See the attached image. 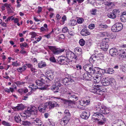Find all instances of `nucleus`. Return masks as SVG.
Segmentation results:
<instances>
[{
    "label": "nucleus",
    "instance_id": "nucleus-29",
    "mask_svg": "<svg viewBox=\"0 0 126 126\" xmlns=\"http://www.w3.org/2000/svg\"><path fill=\"white\" fill-rule=\"evenodd\" d=\"M93 91H92V92H93L94 93H96L97 92H100V91L105 92L106 91V89L105 88L103 89L102 88H99L98 89L96 88H94V89H93Z\"/></svg>",
    "mask_w": 126,
    "mask_h": 126
},
{
    "label": "nucleus",
    "instance_id": "nucleus-49",
    "mask_svg": "<svg viewBox=\"0 0 126 126\" xmlns=\"http://www.w3.org/2000/svg\"><path fill=\"white\" fill-rule=\"evenodd\" d=\"M2 124V125L5 126H11V125L9 123L6 122L5 121H3Z\"/></svg>",
    "mask_w": 126,
    "mask_h": 126
},
{
    "label": "nucleus",
    "instance_id": "nucleus-45",
    "mask_svg": "<svg viewBox=\"0 0 126 126\" xmlns=\"http://www.w3.org/2000/svg\"><path fill=\"white\" fill-rule=\"evenodd\" d=\"M101 2L102 3V4H104V5L106 6H109L111 5V3L109 1H106V0H104V2Z\"/></svg>",
    "mask_w": 126,
    "mask_h": 126
},
{
    "label": "nucleus",
    "instance_id": "nucleus-52",
    "mask_svg": "<svg viewBox=\"0 0 126 126\" xmlns=\"http://www.w3.org/2000/svg\"><path fill=\"white\" fill-rule=\"evenodd\" d=\"M20 47H27L28 46L27 43L25 42L21 43L20 44Z\"/></svg>",
    "mask_w": 126,
    "mask_h": 126
},
{
    "label": "nucleus",
    "instance_id": "nucleus-46",
    "mask_svg": "<svg viewBox=\"0 0 126 126\" xmlns=\"http://www.w3.org/2000/svg\"><path fill=\"white\" fill-rule=\"evenodd\" d=\"M4 6L5 7H6L8 10H10V13L12 12L11 11V9L10 7V6H11V5L10 4H8L7 3H6L3 4Z\"/></svg>",
    "mask_w": 126,
    "mask_h": 126
},
{
    "label": "nucleus",
    "instance_id": "nucleus-2",
    "mask_svg": "<svg viewBox=\"0 0 126 126\" xmlns=\"http://www.w3.org/2000/svg\"><path fill=\"white\" fill-rule=\"evenodd\" d=\"M36 108L34 106H30L28 107L27 110L25 112L24 114L26 116H24V117H29L31 114H33L35 112H36Z\"/></svg>",
    "mask_w": 126,
    "mask_h": 126
},
{
    "label": "nucleus",
    "instance_id": "nucleus-30",
    "mask_svg": "<svg viewBox=\"0 0 126 126\" xmlns=\"http://www.w3.org/2000/svg\"><path fill=\"white\" fill-rule=\"evenodd\" d=\"M27 68V67L26 65H24L22 67H20L17 69L18 71L21 73L24 71Z\"/></svg>",
    "mask_w": 126,
    "mask_h": 126
},
{
    "label": "nucleus",
    "instance_id": "nucleus-50",
    "mask_svg": "<svg viewBox=\"0 0 126 126\" xmlns=\"http://www.w3.org/2000/svg\"><path fill=\"white\" fill-rule=\"evenodd\" d=\"M112 12L113 13L114 15H115L116 16V15L119 14V13L120 11L119 10L115 9L113 10Z\"/></svg>",
    "mask_w": 126,
    "mask_h": 126
},
{
    "label": "nucleus",
    "instance_id": "nucleus-53",
    "mask_svg": "<svg viewBox=\"0 0 126 126\" xmlns=\"http://www.w3.org/2000/svg\"><path fill=\"white\" fill-rule=\"evenodd\" d=\"M49 60L51 62H56V60L55 57L53 56L49 58Z\"/></svg>",
    "mask_w": 126,
    "mask_h": 126
},
{
    "label": "nucleus",
    "instance_id": "nucleus-21",
    "mask_svg": "<svg viewBox=\"0 0 126 126\" xmlns=\"http://www.w3.org/2000/svg\"><path fill=\"white\" fill-rule=\"evenodd\" d=\"M102 76V74H99V75H96V77H93V79L95 80L94 82L97 83H99L101 80Z\"/></svg>",
    "mask_w": 126,
    "mask_h": 126
},
{
    "label": "nucleus",
    "instance_id": "nucleus-7",
    "mask_svg": "<svg viewBox=\"0 0 126 126\" xmlns=\"http://www.w3.org/2000/svg\"><path fill=\"white\" fill-rule=\"evenodd\" d=\"M57 60L58 63L61 64H67L68 63L67 59L65 56H61L59 57Z\"/></svg>",
    "mask_w": 126,
    "mask_h": 126
},
{
    "label": "nucleus",
    "instance_id": "nucleus-10",
    "mask_svg": "<svg viewBox=\"0 0 126 126\" xmlns=\"http://www.w3.org/2000/svg\"><path fill=\"white\" fill-rule=\"evenodd\" d=\"M66 55L67 59H76L77 58V56L74 53L69 50L67 51L66 52Z\"/></svg>",
    "mask_w": 126,
    "mask_h": 126
},
{
    "label": "nucleus",
    "instance_id": "nucleus-11",
    "mask_svg": "<svg viewBox=\"0 0 126 126\" xmlns=\"http://www.w3.org/2000/svg\"><path fill=\"white\" fill-rule=\"evenodd\" d=\"M47 104L45 103L42 104L39 106L38 109L39 111L42 113H44L46 111V109H48L47 105Z\"/></svg>",
    "mask_w": 126,
    "mask_h": 126
},
{
    "label": "nucleus",
    "instance_id": "nucleus-34",
    "mask_svg": "<svg viewBox=\"0 0 126 126\" xmlns=\"http://www.w3.org/2000/svg\"><path fill=\"white\" fill-rule=\"evenodd\" d=\"M79 102L80 104H83L84 105H89L90 103V101L89 100H80L79 101Z\"/></svg>",
    "mask_w": 126,
    "mask_h": 126
},
{
    "label": "nucleus",
    "instance_id": "nucleus-41",
    "mask_svg": "<svg viewBox=\"0 0 126 126\" xmlns=\"http://www.w3.org/2000/svg\"><path fill=\"white\" fill-rule=\"evenodd\" d=\"M66 19L65 16H63L62 18V20H61L60 22V23L61 24L63 25L64 23V22L66 20Z\"/></svg>",
    "mask_w": 126,
    "mask_h": 126
},
{
    "label": "nucleus",
    "instance_id": "nucleus-15",
    "mask_svg": "<svg viewBox=\"0 0 126 126\" xmlns=\"http://www.w3.org/2000/svg\"><path fill=\"white\" fill-rule=\"evenodd\" d=\"M61 85L60 79L58 78H55L53 83V85L56 87H60L61 86Z\"/></svg>",
    "mask_w": 126,
    "mask_h": 126
},
{
    "label": "nucleus",
    "instance_id": "nucleus-58",
    "mask_svg": "<svg viewBox=\"0 0 126 126\" xmlns=\"http://www.w3.org/2000/svg\"><path fill=\"white\" fill-rule=\"evenodd\" d=\"M96 10L95 9H93L92 11H91V13L92 14L94 15L95 14Z\"/></svg>",
    "mask_w": 126,
    "mask_h": 126
},
{
    "label": "nucleus",
    "instance_id": "nucleus-32",
    "mask_svg": "<svg viewBox=\"0 0 126 126\" xmlns=\"http://www.w3.org/2000/svg\"><path fill=\"white\" fill-rule=\"evenodd\" d=\"M94 74H98V75H99V74H101V71L102 70L98 67H94Z\"/></svg>",
    "mask_w": 126,
    "mask_h": 126
},
{
    "label": "nucleus",
    "instance_id": "nucleus-39",
    "mask_svg": "<svg viewBox=\"0 0 126 126\" xmlns=\"http://www.w3.org/2000/svg\"><path fill=\"white\" fill-rule=\"evenodd\" d=\"M46 66V64L45 62H43L41 61L38 64V66L39 68H41L45 67Z\"/></svg>",
    "mask_w": 126,
    "mask_h": 126
},
{
    "label": "nucleus",
    "instance_id": "nucleus-38",
    "mask_svg": "<svg viewBox=\"0 0 126 126\" xmlns=\"http://www.w3.org/2000/svg\"><path fill=\"white\" fill-rule=\"evenodd\" d=\"M15 121L17 123L19 122L21 120L19 114L17 113L16 114L15 116Z\"/></svg>",
    "mask_w": 126,
    "mask_h": 126
},
{
    "label": "nucleus",
    "instance_id": "nucleus-24",
    "mask_svg": "<svg viewBox=\"0 0 126 126\" xmlns=\"http://www.w3.org/2000/svg\"><path fill=\"white\" fill-rule=\"evenodd\" d=\"M21 124L25 126H32V123L27 120L22 121H21Z\"/></svg>",
    "mask_w": 126,
    "mask_h": 126
},
{
    "label": "nucleus",
    "instance_id": "nucleus-57",
    "mask_svg": "<svg viewBox=\"0 0 126 126\" xmlns=\"http://www.w3.org/2000/svg\"><path fill=\"white\" fill-rule=\"evenodd\" d=\"M60 90L62 93H65L66 92V88L63 87H61Z\"/></svg>",
    "mask_w": 126,
    "mask_h": 126
},
{
    "label": "nucleus",
    "instance_id": "nucleus-13",
    "mask_svg": "<svg viewBox=\"0 0 126 126\" xmlns=\"http://www.w3.org/2000/svg\"><path fill=\"white\" fill-rule=\"evenodd\" d=\"M94 115L97 117L94 118V120H101L102 121L104 120V119H106L103 115L99 112H96L94 114Z\"/></svg>",
    "mask_w": 126,
    "mask_h": 126
},
{
    "label": "nucleus",
    "instance_id": "nucleus-62",
    "mask_svg": "<svg viewBox=\"0 0 126 126\" xmlns=\"http://www.w3.org/2000/svg\"><path fill=\"white\" fill-rule=\"evenodd\" d=\"M31 71L32 73H35L37 72V70L36 69H35L34 68L32 67L31 68Z\"/></svg>",
    "mask_w": 126,
    "mask_h": 126
},
{
    "label": "nucleus",
    "instance_id": "nucleus-64",
    "mask_svg": "<svg viewBox=\"0 0 126 126\" xmlns=\"http://www.w3.org/2000/svg\"><path fill=\"white\" fill-rule=\"evenodd\" d=\"M49 124L48 126H54V123L52 122H49V123H48Z\"/></svg>",
    "mask_w": 126,
    "mask_h": 126
},
{
    "label": "nucleus",
    "instance_id": "nucleus-51",
    "mask_svg": "<svg viewBox=\"0 0 126 126\" xmlns=\"http://www.w3.org/2000/svg\"><path fill=\"white\" fill-rule=\"evenodd\" d=\"M68 29L67 27H63L62 29V32L65 33L68 32Z\"/></svg>",
    "mask_w": 126,
    "mask_h": 126
},
{
    "label": "nucleus",
    "instance_id": "nucleus-60",
    "mask_svg": "<svg viewBox=\"0 0 126 126\" xmlns=\"http://www.w3.org/2000/svg\"><path fill=\"white\" fill-rule=\"evenodd\" d=\"M18 92L21 94H23V89H19L18 90Z\"/></svg>",
    "mask_w": 126,
    "mask_h": 126
},
{
    "label": "nucleus",
    "instance_id": "nucleus-36",
    "mask_svg": "<svg viewBox=\"0 0 126 126\" xmlns=\"http://www.w3.org/2000/svg\"><path fill=\"white\" fill-rule=\"evenodd\" d=\"M77 23V21L75 20H73L70 21L68 25L70 26H74Z\"/></svg>",
    "mask_w": 126,
    "mask_h": 126
},
{
    "label": "nucleus",
    "instance_id": "nucleus-55",
    "mask_svg": "<svg viewBox=\"0 0 126 126\" xmlns=\"http://www.w3.org/2000/svg\"><path fill=\"white\" fill-rule=\"evenodd\" d=\"M41 32H46L48 31V29L44 28L43 27H41L40 28Z\"/></svg>",
    "mask_w": 126,
    "mask_h": 126
},
{
    "label": "nucleus",
    "instance_id": "nucleus-5",
    "mask_svg": "<svg viewBox=\"0 0 126 126\" xmlns=\"http://www.w3.org/2000/svg\"><path fill=\"white\" fill-rule=\"evenodd\" d=\"M46 76L45 75L42 74L40 77V80H37L35 81L36 84L39 86H42L44 84L45 81Z\"/></svg>",
    "mask_w": 126,
    "mask_h": 126
},
{
    "label": "nucleus",
    "instance_id": "nucleus-47",
    "mask_svg": "<svg viewBox=\"0 0 126 126\" xmlns=\"http://www.w3.org/2000/svg\"><path fill=\"white\" fill-rule=\"evenodd\" d=\"M94 68H93V66L88 71V72L91 73L92 74H94Z\"/></svg>",
    "mask_w": 126,
    "mask_h": 126
},
{
    "label": "nucleus",
    "instance_id": "nucleus-17",
    "mask_svg": "<svg viewBox=\"0 0 126 126\" xmlns=\"http://www.w3.org/2000/svg\"><path fill=\"white\" fill-rule=\"evenodd\" d=\"M109 52L111 55L113 56H115V55H117L118 53L117 49L114 48L111 49L109 51Z\"/></svg>",
    "mask_w": 126,
    "mask_h": 126
},
{
    "label": "nucleus",
    "instance_id": "nucleus-40",
    "mask_svg": "<svg viewBox=\"0 0 126 126\" xmlns=\"http://www.w3.org/2000/svg\"><path fill=\"white\" fill-rule=\"evenodd\" d=\"M108 16L109 17L112 19H114L116 17V16L114 15L113 12L109 13Z\"/></svg>",
    "mask_w": 126,
    "mask_h": 126
},
{
    "label": "nucleus",
    "instance_id": "nucleus-59",
    "mask_svg": "<svg viewBox=\"0 0 126 126\" xmlns=\"http://www.w3.org/2000/svg\"><path fill=\"white\" fill-rule=\"evenodd\" d=\"M95 27L94 25V24H92L89 25L88 26L89 28L90 29H94Z\"/></svg>",
    "mask_w": 126,
    "mask_h": 126
},
{
    "label": "nucleus",
    "instance_id": "nucleus-9",
    "mask_svg": "<svg viewBox=\"0 0 126 126\" xmlns=\"http://www.w3.org/2000/svg\"><path fill=\"white\" fill-rule=\"evenodd\" d=\"M64 103L68 105L69 108H72L74 107V105L75 103L74 101L66 99L64 98L62 99Z\"/></svg>",
    "mask_w": 126,
    "mask_h": 126
},
{
    "label": "nucleus",
    "instance_id": "nucleus-19",
    "mask_svg": "<svg viewBox=\"0 0 126 126\" xmlns=\"http://www.w3.org/2000/svg\"><path fill=\"white\" fill-rule=\"evenodd\" d=\"M90 116V113L89 112L83 111L80 115L81 117L83 119H87Z\"/></svg>",
    "mask_w": 126,
    "mask_h": 126
},
{
    "label": "nucleus",
    "instance_id": "nucleus-28",
    "mask_svg": "<svg viewBox=\"0 0 126 126\" xmlns=\"http://www.w3.org/2000/svg\"><path fill=\"white\" fill-rule=\"evenodd\" d=\"M105 120L102 121L101 120H94L96 122H97L98 126H102L105 123L106 121V119H104Z\"/></svg>",
    "mask_w": 126,
    "mask_h": 126
},
{
    "label": "nucleus",
    "instance_id": "nucleus-31",
    "mask_svg": "<svg viewBox=\"0 0 126 126\" xmlns=\"http://www.w3.org/2000/svg\"><path fill=\"white\" fill-rule=\"evenodd\" d=\"M13 109L15 111L23 109V107L22 104H18V105L16 107H14Z\"/></svg>",
    "mask_w": 126,
    "mask_h": 126
},
{
    "label": "nucleus",
    "instance_id": "nucleus-25",
    "mask_svg": "<svg viewBox=\"0 0 126 126\" xmlns=\"http://www.w3.org/2000/svg\"><path fill=\"white\" fill-rule=\"evenodd\" d=\"M33 123L35 125L38 126L41 125L42 123L41 120L39 118H36L34 120Z\"/></svg>",
    "mask_w": 126,
    "mask_h": 126
},
{
    "label": "nucleus",
    "instance_id": "nucleus-43",
    "mask_svg": "<svg viewBox=\"0 0 126 126\" xmlns=\"http://www.w3.org/2000/svg\"><path fill=\"white\" fill-rule=\"evenodd\" d=\"M108 27L107 25L105 24H101L99 25V28L100 29H106Z\"/></svg>",
    "mask_w": 126,
    "mask_h": 126
},
{
    "label": "nucleus",
    "instance_id": "nucleus-4",
    "mask_svg": "<svg viewBox=\"0 0 126 126\" xmlns=\"http://www.w3.org/2000/svg\"><path fill=\"white\" fill-rule=\"evenodd\" d=\"M48 48L51 50L53 53L54 54H58L63 52L65 49L56 48L55 46H48Z\"/></svg>",
    "mask_w": 126,
    "mask_h": 126
},
{
    "label": "nucleus",
    "instance_id": "nucleus-48",
    "mask_svg": "<svg viewBox=\"0 0 126 126\" xmlns=\"http://www.w3.org/2000/svg\"><path fill=\"white\" fill-rule=\"evenodd\" d=\"M64 112L65 115H66V116H68V117L69 116H70V113L68 110H65Z\"/></svg>",
    "mask_w": 126,
    "mask_h": 126
},
{
    "label": "nucleus",
    "instance_id": "nucleus-16",
    "mask_svg": "<svg viewBox=\"0 0 126 126\" xmlns=\"http://www.w3.org/2000/svg\"><path fill=\"white\" fill-rule=\"evenodd\" d=\"M110 79L108 78H103L101 81V83L104 86H107L110 84Z\"/></svg>",
    "mask_w": 126,
    "mask_h": 126
},
{
    "label": "nucleus",
    "instance_id": "nucleus-54",
    "mask_svg": "<svg viewBox=\"0 0 126 126\" xmlns=\"http://www.w3.org/2000/svg\"><path fill=\"white\" fill-rule=\"evenodd\" d=\"M84 20L82 18H79L77 20V22L79 24L82 23L83 22V21Z\"/></svg>",
    "mask_w": 126,
    "mask_h": 126
},
{
    "label": "nucleus",
    "instance_id": "nucleus-35",
    "mask_svg": "<svg viewBox=\"0 0 126 126\" xmlns=\"http://www.w3.org/2000/svg\"><path fill=\"white\" fill-rule=\"evenodd\" d=\"M105 72L109 74H112L114 72V70L113 68H109L105 70Z\"/></svg>",
    "mask_w": 126,
    "mask_h": 126
},
{
    "label": "nucleus",
    "instance_id": "nucleus-20",
    "mask_svg": "<svg viewBox=\"0 0 126 126\" xmlns=\"http://www.w3.org/2000/svg\"><path fill=\"white\" fill-rule=\"evenodd\" d=\"M120 53L118 55L119 58H125L126 57V50L121 49L120 50Z\"/></svg>",
    "mask_w": 126,
    "mask_h": 126
},
{
    "label": "nucleus",
    "instance_id": "nucleus-61",
    "mask_svg": "<svg viewBox=\"0 0 126 126\" xmlns=\"http://www.w3.org/2000/svg\"><path fill=\"white\" fill-rule=\"evenodd\" d=\"M11 20H14V22L15 23H17L19 21L18 19L17 18H15L14 19V17H13L12 18Z\"/></svg>",
    "mask_w": 126,
    "mask_h": 126
},
{
    "label": "nucleus",
    "instance_id": "nucleus-56",
    "mask_svg": "<svg viewBox=\"0 0 126 126\" xmlns=\"http://www.w3.org/2000/svg\"><path fill=\"white\" fill-rule=\"evenodd\" d=\"M12 65L14 66H19V64L17 63V61L13 62Z\"/></svg>",
    "mask_w": 126,
    "mask_h": 126
},
{
    "label": "nucleus",
    "instance_id": "nucleus-18",
    "mask_svg": "<svg viewBox=\"0 0 126 126\" xmlns=\"http://www.w3.org/2000/svg\"><path fill=\"white\" fill-rule=\"evenodd\" d=\"M92 76L91 75L87 72L85 73L83 75V77L84 80H90V78L92 77Z\"/></svg>",
    "mask_w": 126,
    "mask_h": 126
},
{
    "label": "nucleus",
    "instance_id": "nucleus-22",
    "mask_svg": "<svg viewBox=\"0 0 126 126\" xmlns=\"http://www.w3.org/2000/svg\"><path fill=\"white\" fill-rule=\"evenodd\" d=\"M70 116L68 117V116L65 115V116L62 118L61 122V123H62L63 122L64 123L65 125L68 122L69 120H70Z\"/></svg>",
    "mask_w": 126,
    "mask_h": 126
},
{
    "label": "nucleus",
    "instance_id": "nucleus-6",
    "mask_svg": "<svg viewBox=\"0 0 126 126\" xmlns=\"http://www.w3.org/2000/svg\"><path fill=\"white\" fill-rule=\"evenodd\" d=\"M76 94L74 92L71 91H68L67 92V94L68 95V98L69 99H72L73 101H75L78 100V97L76 96L75 95Z\"/></svg>",
    "mask_w": 126,
    "mask_h": 126
},
{
    "label": "nucleus",
    "instance_id": "nucleus-44",
    "mask_svg": "<svg viewBox=\"0 0 126 126\" xmlns=\"http://www.w3.org/2000/svg\"><path fill=\"white\" fill-rule=\"evenodd\" d=\"M74 50L76 52V53H77L78 54V53H77L78 52H79L80 53L79 54H82L81 49L79 47H77L75 48V49Z\"/></svg>",
    "mask_w": 126,
    "mask_h": 126
},
{
    "label": "nucleus",
    "instance_id": "nucleus-1",
    "mask_svg": "<svg viewBox=\"0 0 126 126\" xmlns=\"http://www.w3.org/2000/svg\"><path fill=\"white\" fill-rule=\"evenodd\" d=\"M95 110L97 112L102 113L104 114H108L110 112V110L108 109L101 104L97 105L95 108Z\"/></svg>",
    "mask_w": 126,
    "mask_h": 126
},
{
    "label": "nucleus",
    "instance_id": "nucleus-26",
    "mask_svg": "<svg viewBox=\"0 0 126 126\" xmlns=\"http://www.w3.org/2000/svg\"><path fill=\"white\" fill-rule=\"evenodd\" d=\"M73 81V80L71 79V78L68 77V78H64L62 81L63 83V84L64 85L66 84V83H68L69 82H72Z\"/></svg>",
    "mask_w": 126,
    "mask_h": 126
},
{
    "label": "nucleus",
    "instance_id": "nucleus-14",
    "mask_svg": "<svg viewBox=\"0 0 126 126\" xmlns=\"http://www.w3.org/2000/svg\"><path fill=\"white\" fill-rule=\"evenodd\" d=\"M100 46L101 48L104 51H107L109 47L108 42L105 41L101 43Z\"/></svg>",
    "mask_w": 126,
    "mask_h": 126
},
{
    "label": "nucleus",
    "instance_id": "nucleus-27",
    "mask_svg": "<svg viewBox=\"0 0 126 126\" xmlns=\"http://www.w3.org/2000/svg\"><path fill=\"white\" fill-rule=\"evenodd\" d=\"M92 67V65L91 63L89 64H87L84 65L83 67L84 70L87 72H88L90 69Z\"/></svg>",
    "mask_w": 126,
    "mask_h": 126
},
{
    "label": "nucleus",
    "instance_id": "nucleus-37",
    "mask_svg": "<svg viewBox=\"0 0 126 126\" xmlns=\"http://www.w3.org/2000/svg\"><path fill=\"white\" fill-rule=\"evenodd\" d=\"M50 89L54 92H58L59 90V87L55 86L51 87Z\"/></svg>",
    "mask_w": 126,
    "mask_h": 126
},
{
    "label": "nucleus",
    "instance_id": "nucleus-3",
    "mask_svg": "<svg viewBox=\"0 0 126 126\" xmlns=\"http://www.w3.org/2000/svg\"><path fill=\"white\" fill-rule=\"evenodd\" d=\"M123 27V26L122 23L120 22H117L113 26L111 29L113 32H118L121 31Z\"/></svg>",
    "mask_w": 126,
    "mask_h": 126
},
{
    "label": "nucleus",
    "instance_id": "nucleus-63",
    "mask_svg": "<svg viewBox=\"0 0 126 126\" xmlns=\"http://www.w3.org/2000/svg\"><path fill=\"white\" fill-rule=\"evenodd\" d=\"M4 90L5 92L9 93L10 92V89L8 88H5L4 89Z\"/></svg>",
    "mask_w": 126,
    "mask_h": 126
},
{
    "label": "nucleus",
    "instance_id": "nucleus-12",
    "mask_svg": "<svg viewBox=\"0 0 126 126\" xmlns=\"http://www.w3.org/2000/svg\"><path fill=\"white\" fill-rule=\"evenodd\" d=\"M46 103L48 105H47L48 109L53 108L54 107L57 106L58 105L56 102L53 101H50Z\"/></svg>",
    "mask_w": 126,
    "mask_h": 126
},
{
    "label": "nucleus",
    "instance_id": "nucleus-23",
    "mask_svg": "<svg viewBox=\"0 0 126 126\" xmlns=\"http://www.w3.org/2000/svg\"><path fill=\"white\" fill-rule=\"evenodd\" d=\"M90 33L86 29H82L80 32L81 35L84 36L89 35Z\"/></svg>",
    "mask_w": 126,
    "mask_h": 126
},
{
    "label": "nucleus",
    "instance_id": "nucleus-42",
    "mask_svg": "<svg viewBox=\"0 0 126 126\" xmlns=\"http://www.w3.org/2000/svg\"><path fill=\"white\" fill-rule=\"evenodd\" d=\"M80 45L81 46H83L85 43V42L82 38L80 39L79 41Z\"/></svg>",
    "mask_w": 126,
    "mask_h": 126
},
{
    "label": "nucleus",
    "instance_id": "nucleus-33",
    "mask_svg": "<svg viewBox=\"0 0 126 126\" xmlns=\"http://www.w3.org/2000/svg\"><path fill=\"white\" fill-rule=\"evenodd\" d=\"M121 20L122 21H126V12H123L121 16Z\"/></svg>",
    "mask_w": 126,
    "mask_h": 126
},
{
    "label": "nucleus",
    "instance_id": "nucleus-8",
    "mask_svg": "<svg viewBox=\"0 0 126 126\" xmlns=\"http://www.w3.org/2000/svg\"><path fill=\"white\" fill-rule=\"evenodd\" d=\"M54 72L52 70L47 71L46 73V79L47 78L49 80H52L54 78Z\"/></svg>",
    "mask_w": 126,
    "mask_h": 126
}]
</instances>
